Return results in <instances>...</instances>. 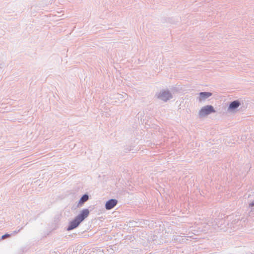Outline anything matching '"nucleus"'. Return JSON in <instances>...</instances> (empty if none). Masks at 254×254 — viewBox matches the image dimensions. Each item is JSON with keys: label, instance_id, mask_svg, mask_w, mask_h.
<instances>
[{"label": "nucleus", "instance_id": "nucleus-6", "mask_svg": "<svg viewBox=\"0 0 254 254\" xmlns=\"http://www.w3.org/2000/svg\"><path fill=\"white\" fill-rule=\"evenodd\" d=\"M240 105V103L238 101H234L232 102L230 106H229V109H234L237 108H238Z\"/></svg>", "mask_w": 254, "mask_h": 254}, {"label": "nucleus", "instance_id": "nucleus-4", "mask_svg": "<svg viewBox=\"0 0 254 254\" xmlns=\"http://www.w3.org/2000/svg\"><path fill=\"white\" fill-rule=\"evenodd\" d=\"M117 203V200L116 199H110L108 201L105 205L107 209H111L113 208Z\"/></svg>", "mask_w": 254, "mask_h": 254}, {"label": "nucleus", "instance_id": "nucleus-8", "mask_svg": "<svg viewBox=\"0 0 254 254\" xmlns=\"http://www.w3.org/2000/svg\"><path fill=\"white\" fill-rule=\"evenodd\" d=\"M9 236H10L9 234H5L2 236L1 238H2V239H4L5 238L8 237Z\"/></svg>", "mask_w": 254, "mask_h": 254}, {"label": "nucleus", "instance_id": "nucleus-2", "mask_svg": "<svg viewBox=\"0 0 254 254\" xmlns=\"http://www.w3.org/2000/svg\"><path fill=\"white\" fill-rule=\"evenodd\" d=\"M215 112V110L212 106L207 105L204 106L200 110L199 112V115L201 117H204L211 113Z\"/></svg>", "mask_w": 254, "mask_h": 254}, {"label": "nucleus", "instance_id": "nucleus-9", "mask_svg": "<svg viewBox=\"0 0 254 254\" xmlns=\"http://www.w3.org/2000/svg\"><path fill=\"white\" fill-rule=\"evenodd\" d=\"M250 206H251V207L254 206V202H253L251 203H250Z\"/></svg>", "mask_w": 254, "mask_h": 254}, {"label": "nucleus", "instance_id": "nucleus-5", "mask_svg": "<svg viewBox=\"0 0 254 254\" xmlns=\"http://www.w3.org/2000/svg\"><path fill=\"white\" fill-rule=\"evenodd\" d=\"M212 94L210 92H201L199 93V100L201 101L205 99L206 98L211 96Z\"/></svg>", "mask_w": 254, "mask_h": 254}, {"label": "nucleus", "instance_id": "nucleus-3", "mask_svg": "<svg viewBox=\"0 0 254 254\" xmlns=\"http://www.w3.org/2000/svg\"><path fill=\"white\" fill-rule=\"evenodd\" d=\"M172 96L168 91H162L158 95V98L164 101H167Z\"/></svg>", "mask_w": 254, "mask_h": 254}, {"label": "nucleus", "instance_id": "nucleus-1", "mask_svg": "<svg viewBox=\"0 0 254 254\" xmlns=\"http://www.w3.org/2000/svg\"><path fill=\"white\" fill-rule=\"evenodd\" d=\"M89 214V211L88 209H85L83 210L80 214H79L73 220L70 222L67 230L68 231H70L78 227L80 223L82 221H83L84 219L88 216Z\"/></svg>", "mask_w": 254, "mask_h": 254}, {"label": "nucleus", "instance_id": "nucleus-7", "mask_svg": "<svg viewBox=\"0 0 254 254\" xmlns=\"http://www.w3.org/2000/svg\"><path fill=\"white\" fill-rule=\"evenodd\" d=\"M88 199V196L87 194H84L80 199L79 203L80 204H83L84 202L87 201Z\"/></svg>", "mask_w": 254, "mask_h": 254}]
</instances>
